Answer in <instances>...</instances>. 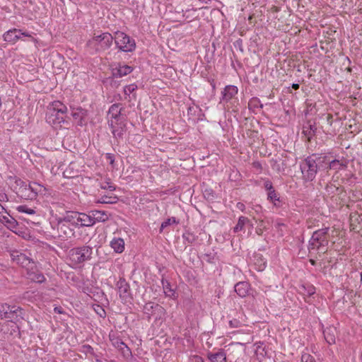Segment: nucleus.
Returning a JSON list of instances; mask_svg holds the SVG:
<instances>
[{
    "mask_svg": "<svg viewBox=\"0 0 362 362\" xmlns=\"http://www.w3.org/2000/svg\"><path fill=\"white\" fill-rule=\"evenodd\" d=\"M113 40V36L108 32L95 33L87 41L86 47L92 54H100L112 46Z\"/></svg>",
    "mask_w": 362,
    "mask_h": 362,
    "instance_id": "f257e3e1",
    "label": "nucleus"
},
{
    "mask_svg": "<svg viewBox=\"0 0 362 362\" xmlns=\"http://www.w3.org/2000/svg\"><path fill=\"white\" fill-rule=\"evenodd\" d=\"M93 248L89 245H82L71 249L69 257L71 262L77 266L89 261L92 258Z\"/></svg>",
    "mask_w": 362,
    "mask_h": 362,
    "instance_id": "f03ea898",
    "label": "nucleus"
},
{
    "mask_svg": "<svg viewBox=\"0 0 362 362\" xmlns=\"http://www.w3.org/2000/svg\"><path fill=\"white\" fill-rule=\"evenodd\" d=\"M329 227L318 229L313 233L309 240L308 249L309 251L313 250H320L329 244Z\"/></svg>",
    "mask_w": 362,
    "mask_h": 362,
    "instance_id": "7ed1b4c3",
    "label": "nucleus"
},
{
    "mask_svg": "<svg viewBox=\"0 0 362 362\" xmlns=\"http://www.w3.org/2000/svg\"><path fill=\"white\" fill-rule=\"evenodd\" d=\"M66 106L59 100L54 101L47 113L49 122L61 124L65 121L67 112Z\"/></svg>",
    "mask_w": 362,
    "mask_h": 362,
    "instance_id": "20e7f679",
    "label": "nucleus"
},
{
    "mask_svg": "<svg viewBox=\"0 0 362 362\" xmlns=\"http://www.w3.org/2000/svg\"><path fill=\"white\" fill-rule=\"evenodd\" d=\"M116 47L122 52H131L136 48L135 40L126 33L117 31L113 36Z\"/></svg>",
    "mask_w": 362,
    "mask_h": 362,
    "instance_id": "39448f33",
    "label": "nucleus"
},
{
    "mask_svg": "<svg viewBox=\"0 0 362 362\" xmlns=\"http://www.w3.org/2000/svg\"><path fill=\"white\" fill-rule=\"evenodd\" d=\"M314 156H310L305 158L300 164L303 179L305 182L313 181L317 173V167L313 159Z\"/></svg>",
    "mask_w": 362,
    "mask_h": 362,
    "instance_id": "423d86ee",
    "label": "nucleus"
},
{
    "mask_svg": "<svg viewBox=\"0 0 362 362\" xmlns=\"http://www.w3.org/2000/svg\"><path fill=\"white\" fill-rule=\"evenodd\" d=\"M11 258L13 262L26 269H34L36 267L35 262L30 256L18 250L11 252Z\"/></svg>",
    "mask_w": 362,
    "mask_h": 362,
    "instance_id": "0eeeda50",
    "label": "nucleus"
},
{
    "mask_svg": "<svg viewBox=\"0 0 362 362\" xmlns=\"http://www.w3.org/2000/svg\"><path fill=\"white\" fill-rule=\"evenodd\" d=\"M23 37L33 39V37L30 33L17 28L10 29L3 35L4 40L13 45L20 40H24L23 39Z\"/></svg>",
    "mask_w": 362,
    "mask_h": 362,
    "instance_id": "6e6552de",
    "label": "nucleus"
},
{
    "mask_svg": "<svg viewBox=\"0 0 362 362\" xmlns=\"http://www.w3.org/2000/svg\"><path fill=\"white\" fill-rule=\"evenodd\" d=\"M108 124L110 127L113 137L117 139H122L127 131L125 119H109Z\"/></svg>",
    "mask_w": 362,
    "mask_h": 362,
    "instance_id": "1a4fd4ad",
    "label": "nucleus"
},
{
    "mask_svg": "<svg viewBox=\"0 0 362 362\" xmlns=\"http://www.w3.org/2000/svg\"><path fill=\"white\" fill-rule=\"evenodd\" d=\"M22 311L19 307L11 306L6 303H0V318L10 320H16Z\"/></svg>",
    "mask_w": 362,
    "mask_h": 362,
    "instance_id": "9d476101",
    "label": "nucleus"
},
{
    "mask_svg": "<svg viewBox=\"0 0 362 362\" xmlns=\"http://www.w3.org/2000/svg\"><path fill=\"white\" fill-rule=\"evenodd\" d=\"M116 286L118 290L119 298L124 303H129L133 299L130 286L124 278H119Z\"/></svg>",
    "mask_w": 362,
    "mask_h": 362,
    "instance_id": "9b49d317",
    "label": "nucleus"
},
{
    "mask_svg": "<svg viewBox=\"0 0 362 362\" xmlns=\"http://www.w3.org/2000/svg\"><path fill=\"white\" fill-rule=\"evenodd\" d=\"M16 183L19 187L16 192L18 196L27 200L35 199V194L33 192L31 184L27 185L21 179L16 180Z\"/></svg>",
    "mask_w": 362,
    "mask_h": 362,
    "instance_id": "f8f14e48",
    "label": "nucleus"
},
{
    "mask_svg": "<svg viewBox=\"0 0 362 362\" xmlns=\"http://www.w3.org/2000/svg\"><path fill=\"white\" fill-rule=\"evenodd\" d=\"M109 337L112 346L121 351L123 356L129 357L132 356L131 349L121 339L116 337L114 334H110Z\"/></svg>",
    "mask_w": 362,
    "mask_h": 362,
    "instance_id": "ddd939ff",
    "label": "nucleus"
},
{
    "mask_svg": "<svg viewBox=\"0 0 362 362\" xmlns=\"http://www.w3.org/2000/svg\"><path fill=\"white\" fill-rule=\"evenodd\" d=\"M57 230L59 236L64 238H71L74 235V228H71L70 223L64 221V218H59L57 221Z\"/></svg>",
    "mask_w": 362,
    "mask_h": 362,
    "instance_id": "4468645a",
    "label": "nucleus"
},
{
    "mask_svg": "<svg viewBox=\"0 0 362 362\" xmlns=\"http://www.w3.org/2000/svg\"><path fill=\"white\" fill-rule=\"evenodd\" d=\"M133 71V68L129 65L118 64L115 67L111 69L112 76L114 78H122L125 76Z\"/></svg>",
    "mask_w": 362,
    "mask_h": 362,
    "instance_id": "2eb2a0df",
    "label": "nucleus"
},
{
    "mask_svg": "<svg viewBox=\"0 0 362 362\" xmlns=\"http://www.w3.org/2000/svg\"><path fill=\"white\" fill-rule=\"evenodd\" d=\"M227 351V359L228 358L230 362H236L243 353V349L239 344H231Z\"/></svg>",
    "mask_w": 362,
    "mask_h": 362,
    "instance_id": "dca6fc26",
    "label": "nucleus"
},
{
    "mask_svg": "<svg viewBox=\"0 0 362 362\" xmlns=\"http://www.w3.org/2000/svg\"><path fill=\"white\" fill-rule=\"evenodd\" d=\"M238 89L233 85L226 86L221 92V102L228 103L233 99L238 94Z\"/></svg>",
    "mask_w": 362,
    "mask_h": 362,
    "instance_id": "f3484780",
    "label": "nucleus"
},
{
    "mask_svg": "<svg viewBox=\"0 0 362 362\" xmlns=\"http://www.w3.org/2000/svg\"><path fill=\"white\" fill-rule=\"evenodd\" d=\"M210 362H227V353L224 349H219L216 351H209L206 354Z\"/></svg>",
    "mask_w": 362,
    "mask_h": 362,
    "instance_id": "a211bd4d",
    "label": "nucleus"
},
{
    "mask_svg": "<svg viewBox=\"0 0 362 362\" xmlns=\"http://www.w3.org/2000/svg\"><path fill=\"white\" fill-rule=\"evenodd\" d=\"M71 115L77 122L78 124L82 125L87 116V110L81 107H71Z\"/></svg>",
    "mask_w": 362,
    "mask_h": 362,
    "instance_id": "6ab92c4d",
    "label": "nucleus"
},
{
    "mask_svg": "<svg viewBox=\"0 0 362 362\" xmlns=\"http://www.w3.org/2000/svg\"><path fill=\"white\" fill-rule=\"evenodd\" d=\"M122 105L121 103H115L112 105L108 110V115L110 116V119H125L124 116L122 115L121 112L122 110Z\"/></svg>",
    "mask_w": 362,
    "mask_h": 362,
    "instance_id": "aec40b11",
    "label": "nucleus"
},
{
    "mask_svg": "<svg viewBox=\"0 0 362 362\" xmlns=\"http://www.w3.org/2000/svg\"><path fill=\"white\" fill-rule=\"evenodd\" d=\"M0 221L3 223L8 229L16 233H18V221L11 216L2 215L0 218Z\"/></svg>",
    "mask_w": 362,
    "mask_h": 362,
    "instance_id": "412c9836",
    "label": "nucleus"
},
{
    "mask_svg": "<svg viewBox=\"0 0 362 362\" xmlns=\"http://www.w3.org/2000/svg\"><path fill=\"white\" fill-rule=\"evenodd\" d=\"M94 225V221L91 219L90 214L79 213L78 222L76 223V228L90 227Z\"/></svg>",
    "mask_w": 362,
    "mask_h": 362,
    "instance_id": "4be33fe9",
    "label": "nucleus"
},
{
    "mask_svg": "<svg viewBox=\"0 0 362 362\" xmlns=\"http://www.w3.org/2000/svg\"><path fill=\"white\" fill-rule=\"evenodd\" d=\"M337 334V329L333 326L328 327L323 331L325 339L329 344H335Z\"/></svg>",
    "mask_w": 362,
    "mask_h": 362,
    "instance_id": "5701e85b",
    "label": "nucleus"
},
{
    "mask_svg": "<svg viewBox=\"0 0 362 362\" xmlns=\"http://www.w3.org/2000/svg\"><path fill=\"white\" fill-rule=\"evenodd\" d=\"M36 267L34 269H26L28 278L32 281L36 283H42L45 281V277L42 273L35 270Z\"/></svg>",
    "mask_w": 362,
    "mask_h": 362,
    "instance_id": "b1692460",
    "label": "nucleus"
},
{
    "mask_svg": "<svg viewBox=\"0 0 362 362\" xmlns=\"http://www.w3.org/2000/svg\"><path fill=\"white\" fill-rule=\"evenodd\" d=\"M250 284L246 281H240L235 285V291L241 298L248 295Z\"/></svg>",
    "mask_w": 362,
    "mask_h": 362,
    "instance_id": "393cba45",
    "label": "nucleus"
},
{
    "mask_svg": "<svg viewBox=\"0 0 362 362\" xmlns=\"http://www.w3.org/2000/svg\"><path fill=\"white\" fill-rule=\"evenodd\" d=\"M110 245L117 253H122L124 250V241L121 238H114L110 241Z\"/></svg>",
    "mask_w": 362,
    "mask_h": 362,
    "instance_id": "a878e982",
    "label": "nucleus"
},
{
    "mask_svg": "<svg viewBox=\"0 0 362 362\" xmlns=\"http://www.w3.org/2000/svg\"><path fill=\"white\" fill-rule=\"evenodd\" d=\"M312 156H314L313 159L316 163V167H317L318 170L321 169H329V161L326 156L313 154Z\"/></svg>",
    "mask_w": 362,
    "mask_h": 362,
    "instance_id": "bb28decb",
    "label": "nucleus"
},
{
    "mask_svg": "<svg viewBox=\"0 0 362 362\" xmlns=\"http://www.w3.org/2000/svg\"><path fill=\"white\" fill-rule=\"evenodd\" d=\"M79 213L78 211H66L62 218L64 221H67L70 225L76 227V223L78 222Z\"/></svg>",
    "mask_w": 362,
    "mask_h": 362,
    "instance_id": "cd10ccee",
    "label": "nucleus"
},
{
    "mask_svg": "<svg viewBox=\"0 0 362 362\" xmlns=\"http://www.w3.org/2000/svg\"><path fill=\"white\" fill-rule=\"evenodd\" d=\"M91 219L94 221V224L97 222H105L107 218V215L105 211H91L90 212Z\"/></svg>",
    "mask_w": 362,
    "mask_h": 362,
    "instance_id": "c85d7f7f",
    "label": "nucleus"
},
{
    "mask_svg": "<svg viewBox=\"0 0 362 362\" xmlns=\"http://www.w3.org/2000/svg\"><path fill=\"white\" fill-rule=\"evenodd\" d=\"M347 167V162L344 160H333L329 162L328 168L339 171Z\"/></svg>",
    "mask_w": 362,
    "mask_h": 362,
    "instance_id": "c756f323",
    "label": "nucleus"
},
{
    "mask_svg": "<svg viewBox=\"0 0 362 362\" xmlns=\"http://www.w3.org/2000/svg\"><path fill=\"white\" fill-rule=\"evenodd\" d=\"M165 310L164 309L163 307L158 304V305L154 308V311L151 317H153L154 320L156 321L163 320L165 318Z\"/></svg>",
    "mask_w": 362,
    "mask_h": 362,
    "instance_id": "7c9ffc66",
    "label": "nucleus"
},
{
    "mask_svg": "<svg viewBox=\"0 0 362 362\" xmlns=\"http://www.w3.org/2000/svg\"><path fill=\"white\" fill-rule=\"evenodd\" d=\"M250 223V220L248 218L245 217V216H240L238 218V223L233 228V231L235 233L241 231L243 229L244 226H246L247 223Z\"/></svg>",
    "mask_w": 362,
    "mask_h": 362,
    "instance_id": "2f4dec72",
    "label": "nucleus"
},
{
    "mask_svg": "<svg viewBox=\"0 0 362 362\" xmlns=\"http://www.w3.org/2000/svg\"><path fill=\"white\" fill-rule=\"evenodd\" d=\"M248 108L249 110L255 112L256 109L263 108V105L261 103V101L258 98L254 97L249 100Z\"/></svg>",
    "mask_w": 362,
    "mask_h": 362,
    "instance_id": "473e14b6",
    "label": "nucleus"
},
{
    "mask_svg": "<svg viewBox=\"0 0 362 362\" xmlns=\"http://www.w3.org/2000/svg\"><path fill=\"white\" fill-rule=\"evenodd\" d=\"M161 284L166 296L172 297L175 295V291L172 289L170 283L168 280L162 279Z\"/></svg>",
    "mask_w": 362,
    "mask_h": 362,
    "instance_id": "72a5a7b5",
    "label": "nucleus"
},
{
    "mask_svg": "<svg viewBox=\"0 0 362 362\" xmlns=\"http://www.w3.org/2000/svg\"><path fill=\"white\" fill-rule=\"evenodd\" d=\"M268 199L274 203L275 206L279 207L280 197L279 194L275 191V189H272L270 192H267Z\"/></svg>",
    "mask_w": 362,
    "mask_h": 362,
    "instance_id": "f704fd0d",
    "label": "nucleus"
},
{
    "mask_svg": "<svg viewBox=\"0 0 362 362\" xmlns=\"http://www.w3.org/2000/svg\"><path fill=\"white\" fill-rule=\"evenodd\" d=\"M157 303H154L152 302L146 303L144 306V313L145 315H148V317L150 319L151 315L153 313L154 308L157 306Z\"/></svg>",
    "mask_w": 362,
    "mask_h": 362,
    "instance_id": "c9c22d12",
    "label": "nucleus"
},
{
    "mask_svg": "<svg viewBox=\"0 0 362 362\" xmlns=\"http://www.w3.org/2000/svg\"><path fill=\"white\" fill-rule=\"evenodd\" d=\"M185 242H187L189 244L194 243L197 239V236H196L193 233L190 231H185L182 235Z\"/></svg>",
    "mask_w": 362,
    "mask_h": 362,
    "instance_id": "e433bc0d",
    "label": "nucleus"
},
{
    "mask_svg": "<svg viewBox=\"0 0 362 362\" xmlns=\"http://www.w3.org/2000/svg\"><path fill=\"white\" fill-rule=\"evenodd\" d=\"M30 184L33 188V192L35 194V199L37 198L39 194H42L45 191V188L37 182H33Z\"/></svg>",
    "mask_w": 362,
    "mask_h": 362,
    "instance_id": "4c0bfd02",
    "label": "nucleus"
},
{
    "mask_svg": "<svg viewBox=\"0 0 362 362\" xmlns=\"http://www.w3.org/2000/svg\"><path fill=\"white\" fill-rule=\"evenodd\" d=\"M137 89V86L135 83L129 84L124 88V93L125 95H128L130 97V95L132 94V98L134 99L136 98V95L134 93V91Z\"/></svg>",
    "mask_w": 362,
    "mask_h": 362,
    "instance_id": "58836bf2",
    "label": "nucleus"
},
{
    "mask_svg": "<svg viewBox=\"0 0 362 362\" xmlns=\"http://www.w3.org/2000/svg\"><path fill=\"white\" fill-rule=\"evenodd\" d=\"M316 130V128L314 125H312L310 123H308L306 125L303 127V132L305 134V136H307L308 138L313 136L315 134V132Z\"/></svg>",
    "mask_w": 362,
    "mask_h": 362,
    "instance_id": "ea45409f",
    "label": "nucleus"
},
{
    "mask_svg": "<svg viewBox=\"0 0 362 362\" xmlns=\"http://www.w3.org/2000/svg\"><path fill=\"white\" fill-rule=\"evenodd\" d=\"M17 211L21 213H25L29 215H33L35 214V211L31 208H29L26 205H20L16 208Z\"/></svg>",
    "mask_w": 362,
    "mask_h": 362,
    "instance_id": "a19ab883",
    "label": "nucleus"
},
{
    "mask_svg": "<svg viewBox=\"0 0 362 362\" xmlns=\"http://www.w3.org/2000/svg\"><path fill=\"white\" fill-rule=\"evenodd\" d=\"M179 223L178 221L176 220L175 217H171L165 220L161 223L160 230L162 231L164 228H167L169 226L173 224H177Z\"/></svg>",
    "mask_w": 362,
    "mask_h": 362,
    "instance_id": "79ce46f5",
    "label": "nucleus"
},
{
    "mask_svg": "<svg viewBox=\"0 0 362 362\" xmlns=\"http://www.w3.org/2000/svg\"><path fill=\"white\" fill-rule=\"evenodd\" d=\"M118 198L115 197H107V196H103L100 200L99 202L102 204H115L117 202Z\"/></svg>",
    "mask_w": 362,
    "mask_h": 362,
    "instance_id": "37998d69",
    "label": "nucleus"
},
{
    "mask_svg": "<svg viewBox=\"0 0 362 362\" xmlns=\"http://www.w3.org/2000/svg\"><path fill=\"white\" fill-rule=\"evenodd\" d=\"M325 190L328 194H336L339 190V187L332 183H329L325 187Z\"/></svg>",
    "mask_w": 362,
    "mask_h": 362,
    "instance_id": "c03bdc74",
    "label": "nucleus"
},
{
    "mask_svg": "<svg viewBox=\"0 0 362 362\" xmlns=\"http://www.w3.org/2000/svg\"><path fill=\"white\" fill-rule=\"evenodd\" d=\"M100 187L103 189H109L111 192L115 191L116 189V187L114 185H112L110 181L102 182L100 184Z\"/></svg>",
    "mask_w": 362,
    "mask_h": 362,
    "instance_id": "a18cd8bd",
    "label": "nucleus"
},
{
    "mask_svg": "<svg viewBox=\"0 0 362 362\" xmlns=\"http://www.w3.org/2000/svg\"><path fill=\"white\" fill-rule=\"evenodd\" d=\"M301 362H315V360L310 354L303 353L301 356Z\"/></svg>",
    "mask_w": 362,
    "mask_h": 362,
    "instance_id": "49530a36",
    "label": "nucleus"
},
{
    "mask_svg": "<svg viewBox=\"0 0 362 362\" xmlns=\"http://www.w3.org/2000/svg\"><path fill=\"white\" fill-rule=\"evenodd\" d=\"M94 310L96 312V313L100 317H105L106 315L105 310L99 305H95L94 307Z\"/></svg>",
    "mask_w": 362,
    "mask_h": 362,
    "instance_id": "de8ad7c7",
    "label": "nucleus"
},
{
    "mask_svg": "<svg viewBox=\"0 0 362 362\" xmlns=\"http://www.w3.org/2000/svg\"><path fill=\"white\" fill-rule=\"evenodd\" d=\"M229 326L232 328H238L241 326V322L237 319H233L228 322Z\"/></svg>",
    "mask_w": 362,
    "mask_h": 362,
    "instance_id": "09e8293b",
    "label": "nucleus"
},
{
    "mask_svg": "<svg viewBox=\"0 0 362 362\" xmlns=\"http://www.w3.org/2000/svg\"><path fill=\"white\" fill-rule=\"evenodd\" d=\"M105 158L107 160L109 161V163L113 166L115 163V155L112 153H106L105 154Z\"/></svg>",
    "mask_w": 362,
    "mask_h": 362,
    "instance_id": "8fccbe9b",
    "label": "nucleus"
},
{
    "mask_svg": "<svg viewBox=\"0 0 362 362\" xmlns=\"http://www.w3.org/2000/svg\"><path fill=\"white\" fill-rule=\"evenodd\" d=\"M264 189L267 191V192H270L271 190L274 189L272 183L269 180H267L264 183Z\"/></svg>",
    "mask_w": 362,
    "mask_h": 362,
    "instance_id": "3c124183",
    "label": "nucleus"
},
{
    "mask_svg": "<svg viewBox=\"0 0 362 362\" xmlns=\"http://www.w3.org/2000/svg\"><path fill=\"white\" fill-rule=\"evenodd\" d=\"M8 200V196L5 193H0V202H7Z\"/></svg>",
    "mask_w": 362,
    "mask_h": 362,
    "instance_id": "603ef678",
    "label": "nucleus"
},
{
    "mask_svg": "<svg viewBox=\"0 0 362 362\" xmlns=\"http://www.w3.org/2000/svg\"><path fill=\"white\" fill-rule=\"evenodd\" d=\"M193 358L194 360V362H204V361L202 358V357H201L199 356H197V355L194 356Z\"/></svg>",
    "mask_w": 362,
    "mask_h": 362,
    "instance_id": "864d4df0",
    "label": "nucleus"
},
{
    "mask_svg": "<svg viewBox=\"0 0 362 362\" xmlns=\"http://www.w3.org/2000/svg\"><path fill=\"white\" fill-rule=\"evenodd\" d=\"M315 287H313V286H310V287H309V288H308V296H312L313 294H314V293H315Z\"/></svg>",
    "mask_w": 362,
    "mask_h": 362,
    "instance_id": "5fc2aeb1",
    "label": "nucleus"
},
{
    "mask_svg": "<svg viewBox=\"0 0 362 362\" xmlns=\"http://www.w3.org/2000/svg\"><path fill=\"white\" fill-rule=\"evenodd\" d=\"M237 207H238L240 210L243 211V210H244V209H245V205H244L243 203L238 202V203L237 204Z\"/></svg>",
    "mask_w": 362,
    "mask_h": 362,
    "instance_id": "6e6d98bb",
    "label": "nucleus"
},
{
    "mask_svg": "<svg viewBox=\"0 0 362 362\" xmlns=\"http://www.w3.org/2000/svg\"><path fill=\"white\" fill-rule=\"evenodd\" d=\"M84 348H86L89 353H93V349L90 345L84 346Z\"/></svg>",
    "mask_w": 362,
    "mask_h": 362,
    "instance_id": "4d7b16f0",
    "label": "nucleus"
},
{
    "mask_svg": "<svg viewBox=\"0 0 362 362\" xmlns=\"http://www.w3.org/2000/svg\"><path fill=\"white\" fill-rule=\"evenodd\" d=\"M4 212H6V209H4V207L0 204V218L1 217V216L3 215V213Z\"/></svg>",
    "mask_w": 362,
    "mask_h": 362,
    "instance_id": "13d9d810",
    "label": "nucleus"
},
{
    "mask_svg": "<svg viewBox=\"0 0 362 362\" xmlns=\"http://www.w3.org/2000/svg\"><path fill=\"white\" fill-rule=\"evenodd\" d=\"M54 310L57 313H59V314L62 313V310L61 308L56 307V308H54Z\"/></svg>",
    "mask_w": 362,
    "mask_h": 362,
    "instance_id": "bf43d9fd",
    "label": "nucleus"
},
{
    "mask_svg": "<svg viewBox=\"0 0 362 362\" xmlns=\"http://www.w3.org/2000/svg\"><path fill=\"white\" fill-rule=\"evenodd\" d=\"M291 87L294 89V90H298L300 87V85L298 83H293L291 85Z\"/></svg>",
    "mask_w": 362,
    "mask_h": 362,
    "instance_id": "052dcab7",
    "label": "nucleus"
},
{
    "mask_svg": "<svg viewBox=\"0 0 362 362\" xmlns=\"http://www.w3.org/2000/svg\"><path fill=\"white\" fill-rule=\"evenodd\" d=\"M275 226L276 228H280L281 226H284V224L282 223H276Z\"/></svg>",
    "mask_w": 362,
    "mask_h": 362,
    "instance_id": "680f3d73",
    "label": "nucleus"
},
{
    "mask_svg": "<svg viewBox=\"0 0 362 362\" xmlns=\"http://www.w3.org/2000/svg\"><path fill=\"white\" fill-rule=\"evenodd\" d=\"M193 109H194V108H193L192 107H188V110H187V111H188V114L191 113V112H192V110H193Z\"/></svg>",
    "mask_w": 362,
    "mask_h": 362,
    "instance_id": "e2e57ef3",
    "label": "nucleus"
},
{
    "mask_svg": "<svg viewBox=\"0 0 362 362\" xmlns=\"http://www.w3.org/2000/svg\"><path fill=\"white\" fill-rule=\"evenodd\" d=\"M310 262L313 265H315V262L313 259H310Z\"/></svg>",
    "mask_w": 362,
    "mask_h": 362,
    "instance_id": "0e129e2a",
    "label": "nucleus"
},
{
    "mask_svg": "<svg viewBox=\"0 0 362 362\" xmlns=\"http://www.w3.org/2000/svg\"><path fill=\"white\" fill-rule=\"evenodd\" d=\"M360 276H361L360 281H361V283H362V272H361V274H360Z\"/></svg>",
    "mask_w": 362,
    "mask_h": 362,
    "instance_id": "69168bd1",
    "label": "nucleus"
},
{
    "mask_svg": "<svg viewBox=\"0 0 362 362\" xmlns=\"http://www.w3.org/2000/svg\"><path fill=\"white\" fill-rule=\"evenodd\" d=\"M346 69H347L348 72H351V68H347Z\"/></svg>",
    "mask_w": 362,
    "mask_h": 362,
    "instance_id": "338daca9",
    "label": "nucleus"
},
{
    "mask_svg": "<svg viewBox=\"0 0 362 362\" xmlns=\"http://www.w3.org/2000/svg\"><path fill=\"white\" fill-rule=\"evenodd\" d=\"M247 225L250 226V227L253 226V225H252V223L251 222L250 223H247Z\"/></svg>",
    "mask_w": 362,
    "mask_h": 362,
    "instance_id": "774afa93",
    "label": "nucleus"
}]
</instances>
